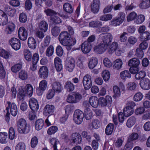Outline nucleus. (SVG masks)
<instances>
[{
  "mask_svg": "<svg viewBox=\"0 0 150 150\" xmlns=\"http://www.w3.org/2000/svg\"><path fill=\"white\" fill-rule=\"evenodd\" d=\"M113 37L109 33H102L100 35L99 40L100 42L94 48V52L97 54H102L107 49L108 45L112 41Z\"/></svg>",
  "mask_w": 150,
  "mask_h": 150,
  "instance_id": "nucleus-1",
  "label": "nucleus"
},
{
  "mask_svg": "<svg viewBox=\"0 0 150 150\" xmlns=\"http://www.w3.org/2000/svg\"><path fill=\"white\" fill-rule=\"evenodd\" d=\"M59 39L60 43L66 46L68 50H70L71 47L74 45L76 42L75 38L71 37L70 34L67 31L61 32L59 36Z\"/></svg>",
  "mask_w": 150,
  "mask_h": 150,
  "instance_id": "nucleus-2",
  "label": "nucleus"
},
{
  "mask_svg": "<svg viewBox=\"0 0 150 150\" xmlns=\"http://www.w3.org/2000/svg\"><path fill=\"white\" fill-rule=\"evenodd\" d=\"M33 88L30 84H27L25 87L22 86L19 87L18 91L17 100L18 103L23 101L27 94L29 97L33 95Z\"/></svg>",
  "mask_w": 150,
  "mask_h": 150,
  "instance_id": "nucleus-3",
  "label": "nucleus"
},
{
  "mask_svg": "<svg viewBox=\"0 0 150 150\" xmlns=\"http://www.w3.org/2000/svg\"><path fill=\"white\" fill-rule=\"evenodd\" d=\"M17 127L18 132L21 134L28 133L30 130V126L27 124L26 120L23 118H20L18 120Z\"/></svg>",
  "mask_w": 150,
  "mask_h": 150,
  "instance_id": "nucleus-4",
  "label": "nucleus"
},
{
  "mask_svg": "<svg viewBox=\"0 0 150 150\" xmlns=\"http://www.w3.org/2000/svg\"><path fill=\"white\" fill-rule=\"evenodd\" d=\"M135 103L132 101L127 102L126 106L124 108L123 114L125 117H128L132 114L134 112L133 108L135 106Z\"/></svg>",
  "mask_w": 150,
  "mask_h": 150,
  "instance_id": "nucleus-5",
  "label": "nucleus"
},
{
  "mask_svg": "<svg viewBox=\"0 0 150 150\" xmlns=\"http://www.w3.org/2000/svg\"><path fill=\"white\" fill-rule=\"evenodd\" d=\"M6 109L7 112L10 110L11 115L13 116H16L18 113V108L16 105L14 103H11L8 101L6 104Z\"/></svg>",
  "mask_w": 150,
  "mask_h": 150,
  "instance_id": "nucleus-6",
  "label": "nucleus"
},
{
  "mask_svg": "<svg viewBox=\"0 0 150 150\" xmlns=\"http://www.w3.org/2000/svg\"><path fill=\"white\" fill-rule=\"evenodd\" d=\"M73 117L75 122L78 125L80 124L83 121V113L80 110H76L74 112Z\"/></svg>",
  "mask_w": 150,
  "mask_h": 150,
  "instance_id": "nucleus-7",
  "label": "nucleus"
},
{
  "mask_svg": "<svg viewBox=\"0 0 150 150\" xmlns=\"http://www.w3.org/2000/svg\"><path fill=\"white\" fill-rule=\"evenodd\" d=\"M82 96L80 94L76 93L70 94L68 96L67 101L69 103H75L80 100Z\"/></svg>",
  "mask_w": 150,
  "mask_h": 150,
  "instance_id": "nucleus-8",
  "label": "nucleus"
},
{
  "mask_svg": "<svg viewBox=\"0 0 150 150\" xmlns=\"http://www.w3.org/2000/svg\"><path fill=\"white\" fill-rule=\"evenodd\" d=\"M99 104L102 106H106L108 104H110L112 102V97L107 95L105 97H100L98 98Z\"/></svg>",
  "mask_w": 150,
  "mask_h": 150,
  "instance_id": "nucleus-9",
  "label": "nucleus"
},
{
  "mask_svg": "<svg viewBox=\"0 0 150 150\" xmlns=\"http://www.w3.org/2000/svg\"><path fill=\"white\" fill-rule=\"evenodd\" d=\"M75 61L71 57L67 58L65 63V67L67 71L71 72L73 70L75 67Z\"/></svg>",
  "mask_w": 150,
  "mask_h": 150,
  "instance_id": "nucleus-10",
  "label": "nucleus"
},
{
  "mask_svg": "<svg viewBox=\"0 0 150 150\" xmlns=\"http://www.w3.org/2000/svg\"><path fill=\"white\" fill-rule=\"evenodd\" d=\"M55 110V107L52 105L47 104L44 107L43 114L48 117L53 115Z\"/></svg>",
  "mask_w": 150,
  "mask_h": 150,
  "instance_id": "nucleus-11",
  "label": "nucleus"
},
{
  "mask_svg": "<svg viewBox=\"0 0 150 150\" xmlns=\"http://www.w3.org/2000/svg\"><path fill=\"white\" fill-rule=\"evenodd\" d=\"M9 43L12 47L15 50H18L21 48L20 41L17 38H11L9 40Z\"/></svg>",
  "mask_w": 150,
  "mask_h": 150,
  "instance_id": "nucleus-12",
  "label": "nucleus"
},
{
  "mask_svg": "<svg viewBox=\"0 0 150 150\" xmlns=\"http://www.w3.org/2000/svg\"><path fill=\"white\" fill-rule=\"evenodd\" d=\"M28 31L23 27L19 28L18 31V35L19 39L22 40H25L27 38Z\"/></svg>",
  "mask_w": 150,
  "mask_h": 150,
  "instance_id": "nucleus-13",
  "label": "nucleus"
},
{
  "mask_svg": "<svg viewBox=\"0 0 150 150\" xmlns=\"http://www.w3.org/2000/svg\"><path fill=\"white\" fill-rule=\"evenodd\" d=\"M47 86V83L45 80L41 81L39 84V88L36 90V92L38 96L42 95L45 91Z\"/></svg>",
  "mask_w": 150,
  "mask_h": 150,
  "instance_id": "nucleus-14",
  "label": "nucleus"
},
{
  "mask_svg": "<svg viewBox=\"0 0 150 150\" xmlns=\"http://www.w3.org/2000/svg\"><path fill=\"white\" fill-rule=\"evenodd\" d=\"M83 83L84 88L86 90H88L91 87L92 85V83L90 76L86 75L83 77Z\"/></svg>",
  "mask_w": 150,
  "mask_h": 150,
  "instance_id": "nucleus-15",
  "label": "nucleus"
},
{
  "mask_svg": "<svg viewBox=\"0 0 150 150\" xmlns=\"http://www.w3.org/2000/svg\"><path fill=\"white\" fill-rule=\"evenodd\" d=\"M49 143L54 148V150H59L61 148V146L59 141L56 138H50Z\"/></svg>",
  "mask_w": 150,
  "mask_h": 150,
  "instance_id": "nucleus-16",
  "label": "nucleus"
},
{
  "mask_svg": "<svg viewBox=\"0 0 150 150\" xmlns=\"http://www.w3.org/2000/svg\"><path fill=\"white\" fill-rule=\"evenodd\" d=\"M29 106L31 110L34 111H37L39 108V105L37 100L34 98H30L29 102Z\"/></svg>",
  "mask_w": 150,
  "mask_h": 150,
  "instance_id": "nucleus-17",
  "label": "nucleus"
},
{
  "mask_svg": "<svg viewBox=\"0 0 150 150\" xmlns=\"http://www.w3.org/2000/svg\"><path fill=\"white\" fill-rule=\"evenodd\" d=\"M39 76L42 78H47L48 75V68L45 66L41 67L39 69L38 72Z\"/></svg>",
  "mask_w": 150,
  "mask_h": 150,
  "instance_id": "nucleus-18",
  "label": "nucleus"
},
{
  "mask_svg": "<svg viewBox=\"0 0 150 150\" xmlns=\"http://www.w3.org/2000/svg\"><path fill=\"white\" fill-rule=\"evenodd\" d=\"M141 88L144 90H149L150 88V81L147 78L140 80L139 83Z\"/></svg>",
  "mask_w": 150,
  "mask_h": 150,
  "instance_id": "nucleus-19",
  "label": "nucleus"
},
{
  "mask_svg": "<svg viewBox=\"0 0 150 150\" xmlns=\"http://www.w3.org/2000/svg\"><path fill=\"white\" fill-rule=\"evenodd\" d=\"M4 11L6 14L11 17L14 16L16 13V9L14 8H12L8 5L4 7Z\"/></svg>",
  "mask_w": 150,
  "mask_h": 150,
  "instance_id": "nucleus-20",
  "label": "nucleus"
},
{
  "mask_svg": "<svg viewBox=\"0 0 150 150\" xmlns=\"http://www.w3.org/2000/svg\"><path fill=\"white\" fill-rule=\"evenodd\" d=\"M71 142L76 144H79L81 142L82 139L81 135L77 133H73L70 137Z\"/></svg>",
  "mask_w": 150,
  "mask_h": 150,
  "instance_id": "nucleus-21",
  "label": "nucleus"
},
{
  "mask_svg": "<svg viewBox=\"0 0 150 150\" xmlns=\"http://www.w3.org/2000/svg\"><path fill=\"white\" fill-rule=\"evenodd\" d=\"M55 68L58 72L61 71L63 69L62 60L58 57H55L54 59Z\"/></svg>",
  "mask_w": 150,
  "mask_h": 150,
  "instance_id": "nucleus-22",
  "label": "nucleus"
},
{
  "mask_svg": "<svg viewBox=\"0 0 150 150\" xmlns=\"http://www.w3.org/2000/svg\"><path fill=\"white\" fill-rule=\"evenodd\" d=\"M100 5V0H93L91 5V10L94 13H98L99 10Z\"/></svg>",
  "mask_w": 150,
  "mask_h": 150,
  "instance_id": "nucleus-23",
  "label": "nucleus"
},
{
  "mask_svg": "<svg viewBox=\"0 0 150 150\" xmlns=\"http://www.w3.org/2000/svg\"><path fill=\"white\" fill-rule=\"evenodd\" d=\"M81 50L84 54L89 53L91 49V44L87 42H85L83 43L81 45Z\"/></svg>",
  "mask_w": 150,
  "mask_h": 150,
  "instance_id": "nucleus-24",
  "label": "nucleus"
},
{
  "mask_svg": "<svg viewBox=\"0 0 150 150\" xmlns=\"http://www.w3.org/2000/svg\"><path fill=\"white\" fill-rule=\"evenodd\" d=\"M89 102L93 108H97L99 105L98 98L95 96L90 97L89 99Z\"/></svg>",
  "mask_w": 150,
  "mask_h": 150,
  "instance_id": "nucleus-25",
  "label": "nucleus"
},
{
  "mask_svg": "<svg viewBox=\"0 0 150 150\" xmlns=\"http://www.w3.org/2000/svg\"><path fill=\"white\" fill-rule=\"evenodd\" d=\"M28 47L32 49H35L37 47V43L35 38L32 37H29L28 40Z\"/></svg>",
  "mask_w": 150,
  "mask_h": 150,
  "instance_id": "nucleus-26",
  "label": "nucleus"
},
{
  "mask_svg": "<svg viewBox=\"0 0 150 150\" xmlns=\"http://www.w3.org/2000/svg\"><path fill=\"white\" fill-rule=\"evenodd\" d=\"M48 25L47 23L44 21L40 22L38 25L39 29L42 32H45L48 29Z\"/></svg>",
  "mask_w": 150,
  "mask_h": 150,
  "instance_id": "nucleus-27",
  "label": "nucleus"
},
{
  "mask_svg": "<svg viewBox=\"0 0 150 150\" xmlns=\"http://www.w3.org/2000/svg\"><path fill=\"white\" fill-rule=\"evenodd\" d=\"M15 28V24L12 22H9L6 25L5 32L8 34H11L13 32Z\"/></svg>",
  "mask_w": 150,
  "mask_h": 150,
  "instance_id": "nucleus-28",
  "label": "nucleus"
},
{
  "mask_svg": "<svg viewBox=\"0 0 150 150\" xmlns=\"http://www.w3.org/2000/svg\"><path fill=\"white\" fill-rule=\"evenodd\" d=\"M52 89L54 92H60L62 90V86L61 83L58 82L56 81L52 84Z\"/></svg>",
  "mask_w": 150,
  "mask_h": 150,
  "instance_id": "nucleus-29",
  "label": "nucleus"
},
{
  "mask_svg": "<svg viewBox=\"0 0 150 150\" xmlns=\"http://www.w3.org/2000/svg\"><path fill=\"white\" fill-rule=\"evenodd\" d=\"M108 45L107 49L108 52L110 53H112L115 51L118 47L117 42H113L110 45Z\"/></svg>",
  "mask_w": 150,
  "mask_h": 150,
  "instance_id": "nucleus-30",
  "label": "nucleus"
},
{
  "mask_svg": "<svg viewBox=\"0 0 150 150\" xmlns=\"http://www.w3.org/2000/svg\"><path fill=\"white\" fill-rule=\"evenodd\" d=\"M50 41V38L49 37H46L45 38L44 42H42L41 45V48L40 49V52L42 53L44 52L46 47L49 45Z\"/></svg>",
  "mask_w": 150,
  "mask_h": 150,
  "instance_id": "nucleus-31",
  "label": "nucleus"
},
{
  "mask_svg": "<svg viewBox=\"0 0 150 150\" xmlns=\"http://www.w3.org/2000/svg\"><path fill=\"white\" fill-rule=\"evenodd\" d=\"M113 95V97L116 99L119 98L121 96V93L120 88L116 85L114 86L112 88Z\"/></svg>",
  "mask_w": 150,
  "mask_h": 150,
  "instance_id": "nucleus-32",
  "label": "nucleus"
},
{
  "mask_svg": "<svg viewBox=\"0 0 150 150\" xmlns=\"http://www.w3.org/2000/svg\"><path fill=\"white\" fill-rule=\"evenodd\" d=\"M101 75L105 82L108 81L110 77V73L108 70H104L101 73Z\"/></svg>",
  "mask_w": 150,
  "mask_h": 150,
  "instance_id": "nucleus-33",
  "label": "nucleus"
},
{
  "mask_svg": "<svg viewBox=\"0 0 150 150\" xmlns=\"http://www.w3.org/2000/svg\"><path fill=\"white\" fill-rule=\"evenodd\" d=\"M63 8L66 12L69 13H72L74 10L72 5L68 3H66L64 4Z\"/></svg>",
  "mask_w": 150,
  "mask_h": 150,
  "instance_id": "nucleus-34",
  "label": "nucleus"
},
{
  "mask_svg": "<svg viewBox=\"0 0 150 150\" xmlns=\"http://www.w3.org/2000/svg\"><path fill=\"white\" fill-rule=\"evenodd\" d=\"M120 76L122 80L125 81L127 78H130L131 76L128 71L125 70L121 71L120 73Z\"/></svg>",
  "mask_w": 150,
  "mask_h": 150,
  "instance_id": "nucleus-35",
  "label": "nucleus"
},
{
  "mask_svg": "<svg viewBox=\"0 0 150 150\" xmlns=\"http://www.w3.org/2000/svg\"><path fill=\"white\" fill-rule=\"evenodd\" d=\"M140 61L137 58H134L130 59L128 61V65L131 67H138L140 64Z\"/></svg>",
  "mask_w": 150,
  "mask_h": 150,
  "instance_id": "nucleus-36",
  "label": "nucleus"
},
{
  "mask_svg": "<svg viewBox=\"0 0 150 150\" xmlns=\"http://www.w3.org/2000/svg\"><path fill=\"white\" fill-rule=\"evenodd\" d=\"M123 62L120 59H117L113 62V67L117 69H120L122 66Z\"/></svg>",
  "mask_w": 150,
  "mask_h": 150,
  "instance_id": "nucleus-37",
  "label": "nucleus"
},
{
  "mask_svg": "<svg viewBox=\"0 0 150 150\" xmlns=\"http://www.w3.org/2000/svg\"><path fill=\"white\" fill-rule=\"evenodd\" d=\"M98 63L97 59L95 57H93L89 60L88 67L90 69H93L97 65Z\"/></svg>",
  "mask_w": 150,
  "mask_h": 150,
  "instance_id": "nucleus-38",
  "label": "nucleus"
},
{
  "mask_svg": "<svg viewBox=\"0 0 150 150\" xmlns=\"http://www.w3.org/2000/svg\"><path fill=\"white\" fill-rule=\"evenodd\" d=\"M150 6V0H142L141 3L139 5V7L143 9L147 8Z\"/></svg>",
  "mask_w": 150,
  "mask_h": 150,
  "instance_id": "nucleus-39",
  "label": "nucleus"
},
{
  "mask_svg": "<svg viewBox=\"0 0 150 150\" xmlns=\"http://www.w3.org/2000/svg\"><path fill=\"white\" fill-rule=\"evenodd\" d=\"M93 116V112L91 110L88 108L86 109L83 113V117L86 119L88 120L90 119Z\"/></svg>",
  "mask_w": 150,
  "mask_h": 150,
  "instance_id": "nucleus-40",
  "label": "nucleus"
},
{
  "mask_svg": "<svg viewBox=\"0 0 150 150\" xmlns=\"http://www.w3.org/2000/svg\"><path fill=\"white\" fill-rule=\"evenodd\" d=\"M8 134L6 132L0 133V142L1 144H6L8 141Z\"/></svg>",
  "mask_w": 150,
  "mask_h": 150,
  "instance_id": "nucleus-41",
  "label": "nucleus"
},
{
  "mask_svg": "<svg viewBox=\"0 0 150 150\" xmlns=\"http://www.w3.org/2000/svg\"><path fill=\"white\" fill-rule=\"evenodd\" d=\"M44 125V122L42 119L38 120L35 122V128L38 130L41 129Z\"/></svg>",
  "mask_w": 150,
  "mask_h": 150,
  "instance_id": "nucleus-42",
  "label": "nucleus"
},
{
  "mask_svg": "<svg viewBox=\"0 0 150 150\" xmlns=\"http://www.w3.org/2000/svg\"><path fill=\"white\" fill-rule=\"evenodd\" d=\"M28 76L27 71L25 70H22L19 73V77L22 80H26L28 79Z\"/></svg>",
  "mask_w": 150,
  "mask_h": 150,
  "instance_id": "nucleus-43",
  "label": "nucleus"
},
{
  "mask_svg": "<svg viewBox=\"0 0 150 150\" xmlns=\"http://www.w3.org/2000/svg\"><path fill=\"white\" fill-rule=\"evenodd\" d=\"M136 121V119L135 117L133 116L131 117L127 120L126 125L129 128L131 127L134 125Z\"/></svg>",
  "mask_w": 150,
  "mask_h": 150,
  "instance_id": "nucleus-44",
  "label": "nucleus"
},
{
  "mask_svg": "<svg viewBox=\"0 0 150 150\" xmlns=\"http://www.w3.org/2000/svg\"><path fill=\"white\" fill-rule=\"evenodd\" d=\"M64 88L68 91H73L74 88V84L70 81H67L66 82L64 86Z\"/></svg>",
  "mask_w": 150,
  "mask_h": 150,
  "instance_id": "nucleus-45",
  "label": "nucleus"
},
{
  "mask_svg": "<svg viewBox=\"0 0 150 150\" xmlns=\"http://www.w3.org/2000/svg\"><path fill=\"white\" fill-rule=\"evenodd\" d=\"M24 55L25 59L28 61H30L31 60L32 54L30 51L28 49L24 50L23 52Z\"/></svg>",
  "mask_w": 150,
  "mask_h": 150,
  "instance_id": "nucleus-46",
  "label": "nucleus"
},
{
  "mask_svg": "<svg viewBox=\"0 0 150 150\" xmlns=\"http://www.w3.org/2000/svg\"><path fill=\"white\" fill-rule=\"evenodd\" d=\"M114 128V126L112 124L110 123L107 126L105 129V132L107 135H110L112 133Z\"/></svg>",
  "mask_w": 150,
  "mask_h": 150,
  "instance_id": "nucleus-47",
  "label": "nucleus"
},
{
  "mask_svg": "<svg viewBox=\"0 0 150 150\" xmlns=\"http://www.w3.org/2000/svg\"><path fill=\"white\" fill-rule=\"evenodd\" d=\"M126 88L128 90L132 91L134 90L137 86L136 84L133 82H130L127 84Z\"/></svg>",
  "mask_w": 150,
  "mask_h": 150,
  "instance_id": "nucleus-48",
  "label": "nucleus"
},
{
  "mask_svg": "<svg viewBox=\"0 0 150 150\" xmlns=\"http://www.w3.org/2000/svg\"><path fill=\"white\" fill-rule=\"evenodd\" d=\"M137 17V14L134 12H132L127 15V21L128 22H130L133 20L134 21Z\"/></svg>",
  "mask_w": 150,
  "mask_h": 150,
  "instance_id": "nucleus-49",
  "label": "nucleus"
},
{
  "mask_svg": "<svg viewBox=\"0 0 150 150\" xmlns=\"http://www.w3.org/2000/svg\"><path fill=\"white\" fill-rule=\"evenodd\" d=\"M8 17L5 12L0 18V25H5L7 23Z\"/></svg>",
  "mask_w": 150,
  "mask_h": 150,
  "instance_id": "nucleus-50",
  "label": "nucleus"
},
{
  "mask_svg": "<svg viewBox=\"0 0 150 150\" xmlns=\"http://www.w3.org/2000/svg\"><path fill=\"white\" fill-rule=\"evenodd\" d=\"M146 73L144 71H141L138 73H137L135 76L136 79H144L146 76Z\"/></svg>",
  "mask_w": 150,
  "mask_h": 150,
  "instance_id": "nucleus-51",
  "label": "nucleus"
},
{
  "mask_svg": "<svg viewBox=\"0 0 150 150\" xmlns=\"http://www.w3.org/2000/svg\"><path fill=\"white\" fill-rule=\"evenodd\" d=\"M112 17V15L110 14H104L101 16L100 17V20L101 21H107L110 20Z\"/></svg>",
  "mask_w": 150,
  "mask_h": 150,
  "instance_id": "nucleus-52",
  "label": "nucleus"
},
{
  "mask_svg": "<svg viewBox=\"0 0 150 150\" xmlns=\"http://www.w3.org/2000/svg\"><path fill=\"white\" fill-rule=\"evenodd\" d=\"M58 130V128L55 126H52L50 127L47 131L48 134L52 135L55 134Z\"/></svg>",
  "mask_w": 150,
  "mask_h": 150,
  "instance_id": "nucleus-53",
  "label": "nucleus"
},
{
  "mask_svg": "<svg viewBox=\"0 0 150 150\" xmlns=\"http://www.w3.org/2000/svg\"><path fill=\"white\" fill-rule=\"evenodd\" d=\"M102 22L99 21H92L89 23L90 27L94 28L100 26L102 25Z\"/></svg>",
  "mask_w": 150,
  "mask_h": 150,
  "instance_id": "nucleus-54",
  "label": "nucleus"
},
{
  "mask_svg": "<svg viewBox=\"0 0 150 150\" xmlns=\"http://www.w3.org/2000/svg\"><path fill=\"white\" fill-rule=\"evenodd\" d=\"M91 125L95 129H98L100 127L101 123L97 120H94L92 121Z\"/></svg>",
  "mask_w": 150,
  "mask_h": 150,
  "instance_id": "nucleus-55",
  "label": "nucleus"
},
{
  "mask_svg": "<svg viewBox=\"0 0 150 150\" xmlns=\"http://www.w3.org/2000/svg\"><path fill=\"white\" fill-rule=\"evenodd\" d=\"M143 95L142 93L138 92L136 93L134 96V100L136 102L141 101L143 98Z\"/></svg>",
  "mask_w": 150,
  "mask_h": 150,
  "instance_id": "nucleus-56",
  "label": "nucleus"
},
{
  "mask_svg": "<svg viewBox=\"0 0 150 150\" xmlns=\"http://www.w3.org/2000/svg\"><path fill=\"white\" fill-rule=\"evenodd\" d=\"M38 142V139L36 136H34L32 137L30 141V146L33 148H35L37 145Z\"/></svg>",
  "mask_w": 150,
  "mask_h": 150,
  "instance_id": "nucleus-57",
  "label": "nucleus"
},
{
  "mask_svg": "<svg viewBox=\"0 0 150 150\" xmlns=\"http://www.w3.org/2000/svg\"><path fill=\"white\" fill-rule=\"evenodd\" d=\"M125 14L123 12H120L116 17L120 23L121 24L124 21L125 18Z\"/></svg>",
  "mask_w": 150,
  "mask_h": 150,
  "instance_id": "nucleus-58",
  "label": "nucleus"
},
{
  "mask_svg": "<svg viewBox=\"0 0 150 150\" xmlns=\"http://www.w3.org/2000/svg\"><path fill=\"white\" fill-rule=\"evenodd\" d=\"M54 53V48L53 46H50L47 49L46 54L48 57H50L53 55Z\"/></svg>",
  "mask_w": 150,
  "mask_h": 150,
  "instance_id": "nucleus-59",
  "label": "nucleus"
},
{
  "mask_svg": "<svg viewBox=\"0 0 150 150\" xmlns=\"http://www.w3.org/2000/svg\"><path fill=\"white\" fill-rule=\"evenodd\" d=\"M9 137L11 140L13 139L16 137L15 130L12 127L9 128L8 132Z\"/></svg>",
  "mask_w": 150,
  "mask_h": 150,
  "instance_id": "nucleus-60",
  "label": "nucleus"
},
{
  "mask_svg": "<svg viewBox=\"0 0 150 150\" xmlns=\"http://www.w3.org/2000/svg\"><path fill=\"white\" fill-rule=\"evenodd\" d=\"M27 18L26 14L24 13H21L19 16V21L21 23H25L27 21Z\"/></svg>",
  "mask_w": 150,
  "mask_h": 150,
  "instance_id": "nucleus-61",
  "label": "nucleus"
},
{
  "mask_svg": "<svg viewBox=\"0 0 150 150\" xmlns=\"http://www.w3.org/2000/svg\"><path fill=\"white\" fill-rule=\"evenodd\" d=\"M103 63L104 66L107 68H110L112 67V63L111 61L108 58L105 57L103 60Z\"/></svg>",
  "mask_w": 150,
  "mask_h": 150,
  "instance_id": "nucleus-62",
  "label": "nucleus"
},
{
  "mask_svg": "<svg viewBox=\"0 0 150 150\" xmlns=\"http://www.w3.org/2000/svg\"><path fill=\"white\" fill-rule=\"evenodd\" d=\"M25 145L23 142H20L18 143L16 146L15 150H25Z\"/></svg>",
  "mask_w": 150,
  "mask_h": 150,
  "instance_id": "nucleus-63",
  "label": "nucleus"
},
{
  "mask_svg": "<svg viewBox=\"0 0 150 150\" xmlns=\"http://www.w3.org/2000/svg\"><path fill=\"white\" fill-rule=\"evenodd\" d=\"M141 39L145 41L150 40V33L148 31L144 32L141 36Z\"/></svg>",
  "mask_w": 150,
  "mask_h": 150,
  "instance_id": "nucleus-64",
  "label": "nucleus"
}]
</instances>
